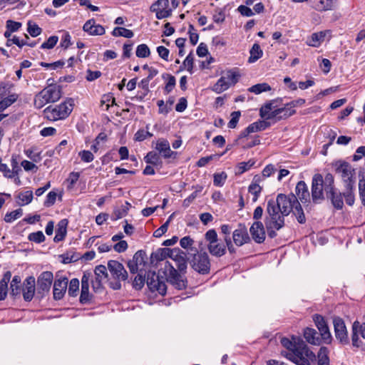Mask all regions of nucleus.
I'll use <instances>...</instances> for the list:
<instances>
[{
	"label": "nucleus",
	"mask_w": 365,
	"mask_h": 365,
	"mask_svg": "<svg viewBox=\"0 0 365 365\" xmlns=\"http://www.w3.org/2000/svg\"><path fill=\"white\" fill-rule=\"evenodd\" d=\"M266 212L268 215L264 220V226L269 238H274L279 230L284 226V217L292 212L296 216L299 223L304 224L306 217L300 202L293 193L288 195L280 193L276 200L270 199L267 201Z\"/></svg>",
	"instance_id": "f257e3e1"
},
{
	"label": "nucleus",
	"mask_w": 365,
	"mask_h": 365,
	"mask_svg": "<svg viewBox=\"0 0 365 365\" xmlns=\"http://www.w3.org/2000/svg\"><path fill=\"white\" fill-rule=\"evenodd\" d=\"M281 344L287 349L282 354L297 365H310L316 360L315 354L300 337H283Z\"/></svg>",
	"instance_id": "f03ea898"
},
{
	"label": "nucleus",
	"mask_w": 365,
	"mask_h": 365,
	"mask_svg": "<svg viewBox=\"0 0 365 365\" xmlns=\"http://www.w3.org/2000/svg\"><path fill=\"white\" fill-rule=\"evenodd\" d=\"M109 272L108 283L113 290H119L122 288L121 282L128 280V274L123 264L117 260L110 259L107 264Z\"/></svg>",
	"instance_id": "7ed1b4c3"
},
{
	"label": "nucleus",
	"mask_w": 365,
	"mask_h": 365,
	"mask_svg": "<svg viewBox=\"0 0 365 365\" xmlns=\"http://www.w3.org/2000/svg\"><path fill=\"white\" fill-rule=\"evenodd\" d=\"M74 106V100L68 98L61 104L53 107L51 106L47 107L43 113L45 117L52 121L62 120L66 118L72 112Z\"/></svg>",
	"instance_id": "20e7f679"
},
{
	"label": "nucleus",
	"mask_w": 365,
	"mask_h": 365,
	"mask_svg": "<svg viewBox=\"0 0 365 365\" xmlns=\"http://www.w3.org/2000/svg\"><path fill=\"white\" fill-rule=\"evenodd\" d=\"M61 97V88L60 86L56 84L50 85L35 96L34 106L40 109L47 103L56 102Z\"/></svg>",
	"instance_id": "39448f33"
},
{
	"label": "nucleus",
	"mask_w": 365,
	"mask_h": 365,
	"mask_svg": "<svg viewBox=\"0 0 365 365\" xmlns=\"http://www.w3.org/2000/svg\"><path fill=\"white\" fill-rule=\"evenodd\" d=\"M187 260L190 267L200 274H207L210 271V260L207 252H188Z\"/></svg>",
	"instance_id": "423d86ee"
},
{
	"label": "nucleus",
	"mask_w": 365,
	"mask_h": 365,
	"mask_svg": "<svg viewBox=\"0 0 365 365\" xmlns=\"http://www.w3.org/2000/svg\"><path fill=\"white\" fill-rule=\"evenodd\" d=\"M163 273L166 276L167 282L172 284L175 289L182 290L187 287V281L184 276L185 273H179L168 261L165 263Z\"/></svg>",
	"instance_id": "0eeeda50"
},
{
	"label": "nucleus",
	"mask_w": 365,
	"mask_h": 365,
	"mask_svg": "<svg viewBox=\"0 0 365 365\" xmlns=\"http://www.w3.org/2000/svg\"><path fill=\"white\" fill-rule=\"evenodd\" d=\"M336 173L339 174L346 186L351 187L355 184V170L347 162H336L335 164Z\"/></svg>",
	"instance_id": "6e6552de"
},
{
	"label": "nucleus",
	"mask_w": 365,
	"mask_h": 365,
	"mask_svg": "<svg viewBox=\"0 0 365 365\" xmlns=\"http://www.w3.org/2000/svg\"><path fill=\"white\" fill-rule=\"evenodd\" d=\"M240 75L237 72H232L230 70L227 71L225 75L217 81V83L212 87V91L216 93H221L227 90L231 86L237 83Z\"/></svg>",
	"instance_id": "1a4fd4ad"
},
{
	"label": "nucleus",
	"mask_w": 365,
	"mask_h": 365,
	"mask_svg": "<svg viewBox=\"0 0 365 365\" xmlns=\"http://www.w3.org/2000/svg\"><path fill=\"white\" fill-rule=\"evenodd\" d=\"M53 280V274L51 272L45 271L41 273L37 278V297L42 299L49 293Z\"/></svg>",
	"instance_id": "9d476101"
},
{
	"label": "nucleus",
	"mask_w": 365,
	"mask_h": 365,
	"mask_svg": "<svg viewBox=\"0 0 365 365\" xmlns=\"http://www.w3.org/2000/svg\"><path fill=\"white\" fill-rule=\"evenodd\" d=\"M148 257L146 252L143 250L137 251L132 259L128 260L127 266L132 274H135L138 272H142L145 271V267L148 264Z\"/></svg>",
	"instance_id": "9b49d317"
},
{
	"label": "nucleus",
	"mask_w": 365,
	"mask_h": 365,
	"mask_svg": "<svg viewBox=\"0 0 365 365\" xmlns=\"http://www.w3.org/2000/svg\"><path fill=\"white\" fill-rule=\"evenodd\" d=\"M324 179L321 174H315L312 180V199L314 203H321L324 200Z\"/></svg>",
	"instance_id": "f8f14e48"
},
{
	"label": "nucleus",
	"mask_w": 365,
	"mask_h": 365,
	"mask_svg": "<svg viewBox=\"0 0 365 365\" xmlns=\"http://www.w3.org/2000/svg\"><path fill=\"white\" fill-rule=\"evenodd\" d=\"M313 322L317 327L320 336L324 339V344H330L333 340V337L329 330L327 322L324 317L319 314H314L312 316Z\"/></svg>",
	"instance_id": "ddd939ff"
},
{
	"label": "nucleus",
	"mask_w": 365,
	"mask_h": 365,
	"mask_svg": "<svg viewBox=\"0 0 365 365\" xmlns=\"http://www.w3.org/2000/svg\"><path fill=\"white\" fill-rule=\"evenodd\" d=\"M146 283L152 292H158L161 295H165L167 291L165 282L160 279L155 272L148 271L147 273Z\"/></svg>",
	"instance_id": "4468645a"
},
{
	"label": "nucleus",
	"mask_w": 365,
	"mask_h": 365,
	"mask_svg": "<svg viewBox=\"0 0 365 365\" xmlns=\"http://www.w3.org/2000/svg\"><path fill=\"white\" fill-rule=\"evenodd\" d=\"M334 334L340 344L348 345L350 340L344 321L339 317L333 318Z\"/></svg>",
	"instance_id": "2eb2a0df"
},
{
	"label": "nucleus",
	"mask_w": 365,
	"mask_h": 365,
	"mask_svg": "<svg viewBox=\"0 0 365 365\" xmlns=\"http://www.w3.org/2000/svg\"><path fill=\"white\" fill-rule=\"evenodd\" d=\"M359 335L365 339V322L360 323L359 321H355L351 326V344L354 347L363 349L364 344L360 340Z\"/></svg>",
	"instance_id": "dca6fc26"
},
{
	"label": "nucleus",
	"mask_w": 365,
	"mask_h": 365,
	"mask_svg": "<svg viewBox=\"0 0 365 365\" xmlns=\"http://www.w3.org/2000/svg\"><path fill=\"white\" fill-rule=\"evenodd\" d=\"M36 292V279L34 276H29L24 281L21 293L26 302H31Z\"/></svg>",
	"instance_id": "f3484780"
},
{
	"label": "nucleus",
	"mask_w": 365,
	"mask_h": 365,
	"mask_svg": "<svg viewBox=\"0 0 365 365\" xmlns=\"http://www.w3.org/2000/svg\"><path fill=\"white\" fill-rule=\"evenodd\" d=\"M152 146L165 159L172 158L177 154L176 152L170 150V143L165 138H161L156 142L153 141Z\"/></svg>",
	"instance_id": "a211bd4d"
},
{
	"label": "nucleus",
	"mask_w": 365,
	"mask_h": 365,
	"mask_svg": "<svg viewBox=\"0 0 365 365\" xmlns=\"http://www.w3.org/2000/svg\"><path fill=\"white\" fill-rule=\"evenodd\" d=\"M56 275V279L53 283V294L55 300L61 299L67 289L68 279L66 277H60Z\"/></svg>",
	"instance_id": "6ab92c4d"
},
{
	"label": "nucleus",
	"mask_w": 365,
	"mask_h": 365,
	"mask_svg": "<svg viewBox=\"0 0 365 365\" xmlns=\"http://www.w3.org/2000/svg\"><path fill=\"white\" fill-rule=\"evenodd\" d=\"M250 232L252 240L258 244L263 243L266 238V232L264 225L260 221L255 222L250 228Z\"/></svg>",
	"instance_id": "aec40b11"
},
{
	"label": "nucleus",
	"mask_w": 365,
	"mask_h": 365,
	"mask_svg": "<svg viewBox=\"0 0 365 365\" xmlns=\"http://www.w3.org/2000/svg\"><path fill=\"white\" fill-rule=\"evenodd\" d=\"M232 238L235 244L238 247L242 246L251 241L246 226L242 224H240L239 228L233 232Z\"/></svg>",
	"instance_id": "412c9836"
},
{
	"label": "nucleus",
	"mask_w": 365,
	"mask_h": 365,
	"mask_svg": "<svg viewBox=\"0 0 365 365\" xmlns=\"http://www.w3.org/2000/svg\"><path fill=\"white\" fill-rule=\"evenodd\" d=\"M304 341L306 344L309 343L312 345L319 346L324 344V339L319 333L314 328L306 327L303 329Z\"/></svg>",
	"instance_id": "4be33fe9"
},
{
	"label": "nucleus",
	"mask_w": 365,
	"mask_h": 365,
	"mask_svg": "<svg viewBox=\"0 0 365 365\" xmlns=\"http://www.w3.org/2000/svg\"><path fill=\"white\" fill-rule=\"evenodd\" d=\"M296 113L294 109H291L285 105L284 107L274 109L268 113L264 118L266 120L275 119L276 121L287 118Z\"/></svg>",
	"instance_id": "5701e85b"
},
{
	"label": "nucleus",
	"mask_w": 365,
	"mask_h": 365,
	"mask_svg": "<svg viewBox=\"0 0 365 365\" xmlns=\"http://www.w3.org/2000/svg\"><path fill=\"white\" fill-rule=\"evenodd\" d=\"M296 197L298 201L300 200L303 204L310 202V193L307 184L304 181H299L295 187Z\"/></svg>",
	"instance_id": "b1692460"
},
{
	"label": "nucleus",
	"mask_w": 365,
	"mask_h": 365,
	"mask_svg": "<svg viewBox=\"0 0 365 365\" xmlns=\"http://www.w3.org/2000/svg\"><path fill=\"white\" fill-rule=\"evenodd\" d=\"M175 250H177L179 252L175 253L176 257H173L171 259L175 262L178 271L181 273H185L187 269V262L188 261V255L179 248H175Z\"/></svg>",
	"instance_id": "393cba45"
},
{
	"label": "nucleus",
	"mask_w": 365,
	"mask_h": 365,
	"mask_svg": "<svg viewBox=\"0 0 365 365\" xmlns=\"http://www.w3.org/2000/svg\"><path fill=\"white\" fill-rule=\"evenodd\" d=\"M83 29L90 35L101 36L105 34V29L100 24H96L94 19L88 20L83 25Z\"/></svg>",
	"instance_id": "a878e982"
},
{
	"label": "nucleus",
	"mask_w": 365,
	"mask_h": 365,
	"mask_svg": "<svg viewBox=\"0 0 365 365\" xmlns=\"http://www.w3.org/2000/svg\"><path fill=\"white\" fill-rule=\"evenodd\" d=\"M179 251L174 249L170 248H159L155 252L151 254L150 258L152 259H155L156 261H161L165 259L167 257L171 258L173 257H176L177 252Z\"/></svg>",
	"instance_id": "bb28decb"
},
{
	"label": "nucleus",
	"mask_w": 365,
	"mask_h": 365,
	"mask_svg": "<svg viewBox=\"0 0 365 365\" xmlns=\"http://www.w3.org/2000/svg\"><path fill=\"white\" fill-rule=\"evenodd\" d=\"M327 198L330 200L332 205L336 210H341L344 207L343 193L333 190L326 192Z\"/></svg>",
	"instance_id": "cd10ccee"
},
{
	"label": "nucleus",
	"mask_w": 365,
	"mask_h": 365,
	"mask_svg": "<svg viewBox=\"0 0 365 365\" xmlns=\"http://www.w3.org/2000/svg\"><path fill=\"white\" fill-rule=\"evenodd\" d=\"M338 4V0H314V8L319 11L334 9Z\"/></svg>",
	"instance_id": "c85d7f7f"
},
{
	"label": "nucleus",
	"mask_w": 365,
	"mask_h": 365,
	"mask_svg": "<svg viewBox=\"0 0 365 365\" xmlns=\"http://www.w3.org/2000/svg\"><path fill=\"white\" fill-rule=\"evenodd\" d=\"M68 223L67 219H63L58 222L56 230V235L53 238L55 242H59L64 240L67 233Z\"/></svg>",
	"instance_id": "c756f323"
},
{
	"label": "nucleus",
	"mask_w": 365,
	"mask_h": 365,
	"mask_svg": "<svg viewBox=\"0 0 365 365\" xmlns=\"http://www.w3.org/2000/svg\"><path fill=\"white\" fill-rule=\"evenodd\" d=\"M207 250L212 256L217 257H220L226 253V246L218 241L213 244H208Z\"/></svg>",
	"instance_id": "7c9ffc66"
},
{
	"label": "nucleus",
	"mask_w": 365,
	"mask_h": 365,
	"mask_svg": "<svg viewBox=\"0 0 365 365\" xmlns=\"http://www.w3.org/2000/svg\"><path fill=\"white\" fill-rule=\"evenodd\" d=\"M329 350L326 346H322L316 356V361H317V365H329Z\"/></svg>",
	"instance_id": "2f4dec72"
},
{
	"label": "nucleus",
	"mask_w": 365,
	"mask_h": 365,
	"mask_svg": "<svg viewBox=\"0 0 365 365\" xmlns=\"http://www.w3.org/2000/svg\"><path fill=\"white\" fill-rule=\"evenodd\" d=\"M11 277L10 271L4 273L3 278L0 281V301L4 300L8 293V283Z\"/></svg>",
	"instance_id": "473e14b6"
},
{
	"label": "nucleus",
	"mask_w": 365,
	"mask_h": 365,
	"mask_svg": "<svg viewBox=\"0 0 365 365\" xmlns=\"http://www.w3.org/2000/svg\"><path fill=\"white\" fill-rule=\"evenodd\" d=\"M21 279L19 275H15L10 284V294L14 297H19L21 294Z\"/></svg>",
	"instance_id": "72a5a7b5"
},
{
	"label": "nucleus",
	"mask_w": 365,
	"mask_h": 365,
	"mask_svg": "<svg viewBox=\"0 0 365 365\" xmlns=\"http://www.w3.org/2000/svg\"><path fill=\"white\" fill-rule=\"evenodd\" d=\"M259 180V177L255 175L253 179V182L249 185L248 191L254 195L252 198L253 202H256L259 197V195L262 191V187L257 183Z\"/></svg>",
	"instance_id": "f704fd0d"
},
{
	"label": "nucleus",
	"mask_w": 365,
	"mask_h": 365,
	"mask_svg": "<svg viewBox=\"0 0 365 365\" xmlns=\"http://www.w3.org/2000/svg\"><path fill=\"white\" fill-rule=\"evenodd\" d=\"M130 207V204L126 202L125 204L123 205L120 207L115 208L111 216L112 220H118L125 216L128 214V211Z\"/></svg>",
	"instance_id": "c9c22d12"
},
{
	"label": "nucleus",
	"mask_w": 365,
	"mask_h": 365,
	"mask_svg": "<svg viewBox=\"0 0 365 365\" xmlns=\"http://www.w3.org/2000/svg\"><path fill=\"white\" fill-rule=\"evenodd\" d=\"M17 198L21 201L18 202L20 206L29 205L33 200V192L31 190L21 192L19 193Z\"/></svg>",
	"instance_id": "e433bc0d"
},
{
	"label": "nucleus",
	"mask_w": 365,
	"mask_h": 365,
	"mask_svg": "<svg viewBox=\"0 0 365 365\" xmlns=\"http://www.w3.org/2000/svg\"><path fill=\"white\" fill-rule=\"evenodd\" d=\"M18 96L15 93L9 95L4 98H0V113L3 112L16 101Z\"/></svg>",
	"instance_id": "4c0bfd02"
},
{
	"label": "nucleus",
	"mask_w": 365,
	"mask_h": 365,
	"mask_svg": "<svg viewBox=\"0 0 365 365\" xmlns=\"http://www.w3.org/2000/svg\"><path fill=\"white\" fill-rule=\"evenodd\" d=\"M270 125L271 123L269 122H267L266 120H258L248 125V132L251 131V133H255L258 131H262L269 128Z\"/></svg>",
	"instance_id": "58836bf2"
},
{
	"label": "nucleus",
	"mask_w": 365,
	"mask_h": 365,
	"mask_svg": "<svg viewBox=\"0 0 365 365\" xmlns=\"http://www.w3.org/2000/svg\"><path fill=\"white\" fill-rule=\"evenodd\" d=\"M326 34L323 31L319 33H314L312 34L308 44L313 47H317L324 40Z\"/></svg>",
	"instance_id": "ea45409f"
},
{
	"label": "nucleus",
	"mask_w": 365,
	"mask_h": 365,
	"mask_svg": "<svg viewBox=\"0 0 365 365\" xmlns=\"http://www.w3.org/2000/svg\"><path fill=\"white\" fill-rule=\"evenodd\" d=\"M144 160L146 163L153 165H158L162 163L158 154L154 151H150L144 157Z\"/></svg>",
	"instance_id": "a19ab883"
},
{
	"label": "nucleus",
	"mask_w": 365,
	"mask_h": 365,
	"mask_svg": "<svg viewBox=\"0 0 365 365\" xmlns=\"http://www.w3.org/2000/svg\"><path fill=\"white\" fill-rule=\"evenodd\" d=\"M271 86L267 83L255 84L248 88V91L255 94L271 91Z\"/></svg>",
	"instance_id": "79ce46f5"
},
{
	"label": "nucleus",
	"mask_w": 365,
	"mask_h": 365,
	"mask_svg": "<svg viewBox=\"0 0 365 365\" xmlns=\"http://www.w3.org/2000/svg\"><path fill=\"white\" fill-rule=\"evenodd\" d=\"M250 56L248 61L252 63L258 60L262 56V50L258 43H255L250 49Z\"/></svg>",
	"instance_id": "37998d69"
},
{
	"label": "nucleus",
	"mask_w": 365,
	"mask_h": 365,
	"mask_svg": "<svg viewBox=\"0 0 365 365\" xmlns=\"http://www.w3.org/2000/svg\"><path fill=\"white\" fill-rule=\"evenodd\" d=\"M194 243V240L189 236H185L182 237L180 241V246L187 250L188 252H197V250L192 247V245Z\"/></svg>",
	"instance_id": "c03bdc74"
},
{
	"label": "nucleus",
	"mask_w": 365,
	"mask_h": 365,
	"mask_svg": "<svg viewBox=\"0 0 365 365\" xmlns=\"http://www.w3.org/2000/svg\"><path fill=\"white\" fill-rule=\"evenodd\" d=\"M112 35L114 36H123L130 38L134 36V34L130 29L123 27H115L112 31Z\"/></svg>",
	"instance_id": "a18cd8bd"
},
{
	"label": "nucleus",
	"mask_w": 365,
	"mask_h": 365,
	"mask_svg": "<svg viewBox=\"0 0 365 365\" xmlns=\"http://www.w3.org/2000/svg\"><path fill=\"white\" fill-rule=\"evenodd\" d=\"M324 192H331L333 190H335L334 187V178L332 174L327 173L324 176Z\"/></svg>",
	"instance_id": "49530a36"
},
{
	"label": "nucleus",
	"mask_w": 365,
	"mask_h": 365,
	"mask_svg": "<svg viewBox=\"0 0 365 365\" xmlns=\"http://www.w3.org/2000/svg\"><path fill=\"white\" fill-rule=\"evenodd\" d=\"M79 290V280L77 278L72 279L69 282L68 294L70 297H76Z\"/></svg>",
	"instance_id": "de8ad7c7"
},
{
	"label": "nucleus",
	"mask_w": 365,
	"mask_h": 365,
	"mask_svg": "<svg viewBox=\"0 0 365 365\" xmlns=\"http://www.w3.org/2000/svg\"><path fill=\"white\" fill-rule=\"evenodd\" d=\"M354 187V185L351 186V188L349 187V186H346V192L343 193V197H344L346 204L349 206H352L355 201V197L353 192Z\"/></svg>",
	"instance_id": "09e8293b"
},
{
	"label": "nucleus",
	"mask_w": 365,
	"mask_h": 365,
	"mask_svg": "<svg viewBox=\"0 0 365 365\" xmlns=\"http://www.w3.org/2000/svg\"><path fill=\"white\" fill-rule=\"evenodd\" d=\"M138 274L135 277L133 281V287L136 290L141 289L145 284V275H143V272H137Z\"/></svg>",
	"instance_id": "8fccbe9b"
},
{
	"label": "nucleus",
	"mask_w": 365,
	"mask_h": 365,
	"mask_svg": "<svg viewBox=\"0 0 365 365\" xmlns=\"http://www.w3.org/2000/svg\"><path fill=\"white\" fill-rule=\"evenodd\" d=\"M163 78L167 80L165 86V92L166 93H170L175 86V78L174 76L170 74H163Z\"/></svg>",
	"instance_id": "3c124183"
},
{
	"label": "nucleus",
	"mask_w": 365,
	"mask_h": 365,
	"mask_svg": "<svg viewBox=\"0 0 365 365\" xmlns=\"http://www.w3.org/2000/svg\"><path fill=\"white\" fill-rule=\"evenodd\" d=\"M227 178V175L225 172L215 173L213 176V184L217 187H222Z\"/></svg>",
	"instance_id": "603ef678"
},
{
	"label": "nucleus",
	"mask_w": 365,
	"mask_h": 365,
	"mask_svg": "<svg viewBox=\"0 0 365 365\" xmlns=\"http://www.w3.org/2000/svg\"><path fill=\"white\" fill-rule=\"evenodd\" d=\"M150 53V48L146 44L142 43L137 46L135 54L138 58H146Z\"/></svg>",
	"instance_id": "864d4df0"
},
{
	"label": "nucleus",
	"mask_w": 365,
	"mask_h": 365,
	"mask_svg": "<svg viewBox=\"0 0 365 365\" xmlns=\"http://www.w3.org/2000/svg\"><path fill=\"white\" fill-rule=\"evenodd\" d=\"M108 270V267H106L105 265L100 264L95 267L94 274L96 277L104 278L108 280V278H109Z\"/></svg>",
	"instance_id": "5fc2aeb1"
},
{
	"label": "nucleus",
	"mask_w": 365,
	"mask_h": 365,
	"mask_svg": "<svg viewBox=\"0 0 365 365\" xmlns=\"http://www.w3.org/2000/svg\"><path fill=\"white\" fill-rule=\"evenodd\" d=\"M23 214V211L21 209H17L10 212H7L5 215L4 220L6 222H12L14 220L20 217Z\"/></svg>",
	"instance_id": "6e6d98bb"
},
{
	"label": "nucleus",
	"mask_w": 365,
	"mask_h": 365,
	"mask_svg": "<svg viewBox=\"0 0 365 365\" xmlns=\"http://www.w3.org/2000/svg\"><path fill=\"white\" fill-rule=\"evenodd\" d=\"M255 164V160L253 159L249 160L247 162H241L238 164V173L242 174L243 173L249 170Z\"/></svg>",
	"instance_id": "4d7b16f0"
},
{
	"label": "nucleus",
	"mask_w": 365,
	"mask_h": 365,
	"mask_svg": "<svg viewBox=\"0 0 365 365\" xmlns=\"http://www.w3.org/2000/svg\"><path fill=\"white\" fill-rule=\"evenodd\" d=\"M27 31L32 37H36L41 34L42 29L37 24L29 21Z\"/></svg>",
	"instance_id": "13d9d810"
},
{
	"label": "nucleus",
	"mask_w": 365,
	"mask_h": 365,
	"mask_svg": "<svg viewBox=\"0 0 365 365\" xmlns=\"http://www.w3.org/2000/svg\"><path fill=\"white\" fill-rule=\"evenodd\" d=\"M359 194L361 204L365 206V176L363 175L362 178L359 182Z\"/></svg>",
	"instance_id": "bf43d9fd"
},
{
	"label": "nucleus",
	"mask_w": 365,
	"mask_h": 365,
	"mask_svg": "<svg viewBox=\"0 0 365 365\" xmlns=\"http://www.w3.org/2000/svg\"><path fill=\"white\" fill-rule=\"evenodd\" d=\"M28 239L36 243H41L45 241V236L42 231H37L29 234Z\"/></svg>",
	"instance_id": "052dcab7"
},
{
	"label": "nucleus",
	"mask_w": 365,
	"mask_h": 365,
	"mask_svg": "<svg viewBox=\"0 0 365 365\" xmlns=\"http://www.w3.org/2000/svg\"><path fill=\"white\" fill-rule=\"evenodd\" d=\"M58 41V37L57 36H51L45 42H43L41 44V48H43V49L53 48L56 45Z\"/></svg>",
	"instance_id": "680f3d73"
},
{
	"label": "nucleus",
	"mask_w": 365,
	"mask_h": 365,
	"mask_svg": "<svg viewBox=\"0 0 365 365\" xmlns=\"http://www.w3.org/2000/svg\"><path fill=\"white\" fill-rule=\"evenodd\" d=\"M91 296L89 294V287H81V292L80 295V302L82 304H86L90 302Z\"/></svg>",
	"instance_id": "e2e57ef3"
},
{
	"label": "nucleus",
	"mask_w": 365,
	"mask_h": 365,
	"mask_svg": "<svg viewBox=\"0 0 365 365\" xmlns=\"http://www.w3.org/2000/svg\"><path fill=\"white\" fill-rule=\"evenodd\" d=\"M230 115L231 119L228 123V128H235L241 116V112L240 110L233 111L231 113Z\"/></svg>",
	"instance_id": "0e129e2a"
},
{
	"label": "nucleus",
	"mask_w": 365,
	"mask_h": 365,
	"mask_svg": "<svg viewBox=\"0 0 365 365\" xmlns=\"http://www.w3.org/2000/svg\"><path fill=\"white\" fill-rule=\"evenodd\" d=\"M168 6V0H158L151 5L150 9V11H157L158 9H167Z\"/></svg>",
	"instance_id": "69168bd1"
},
{
	"label": "nucleus",
	"mask_w": 365,
	"mask_h": 365,
	"mask_svg": "<svg viewBox=\"0 0 365 365\" xmlns=\"http://www.w3.org/2000/svg\"><path fill=\"white\" fill-rule=\"evenodd\" d=\"M12 44H16L20 49L27 44V42L24 40H19V38L14 36L12 38L7 39L6 46L9 47Z\"/></svg>",
	"instance_id": "338daca9"
},
{
	"label": "nucleus",
	"mask_w": 365,
	"mask_h": 365,
	"mask_svg": "<svg viewBox=\"0 0 365 365\" xmlns=\"http://www.w3.org/2000/svg\"><path fill=\"white\" fill-rule=\"evenodd\" d=\"M274 108V106H273L272 101L266 103L264 105V106L260 108L259 115H260L261 118H265L266 115L268 113H269Z\"/></svg>",
	"instance_id": "774afa93"
}]
</instances>
